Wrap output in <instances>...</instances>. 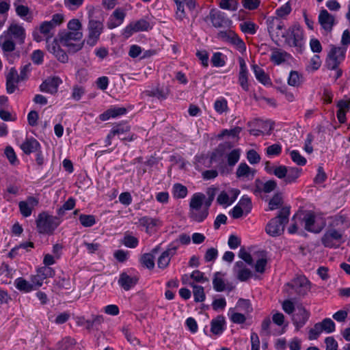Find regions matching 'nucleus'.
Masks as SVG:
<instances>
[{"label": "nucleus", "mask_w": 350, "mask_h": 350, "mask_svg": "<svg viewBox=\"0 0 350 350\" xmlns=\"http://www.w3.org/2000/svg\"><path fill=\"white\" fill-rule=\"evenodd\" d=\"M82 37V31H62L59 34L60 44L68 47L70 53H76L82 49L83 42H80Z\"/></svg>", "instance_id": "nucleus-4"}, {"label": "nucleus", "mask_w": 350, "mask_h": 350, "mask_svg": "<svg viewBox=\"0 0 350 350\" xmlns=\"http://www.w3.org/2000/svg\"><path fill=\"white\" fill-rule=\"evenodd\" d=\"M219 38L230 41L233 44L237 46L239 48H243L245 46L244 42L240 39L234 32L232 31H220L218 33Z\"/></svg>", "instance_id": "nucleus-27"}, {"label": "nucleus", "mask_w": 350, "mask_h": 350, "mask_svg": "<svg viewBox=\"0 0 350 350\" xmlns=\"http://www.w3.org/2000/svg\"><path fill=\"white\" fill-rule=\"evenodd\" d=\"M299 295L304 296L310 290V282L304 275H299L286 284Z\"/></svg>", "instance_id": "nucleus-10"}, {"label": "nucleus", "mask_w": 350, "mask_h": 350, "mask_svg": "<svg viewBox=\"0 0 350 350\" xmlns=\"http://www.w3.org/2000/svg\"><path fill=\"white\" fill-rule=\"evenodd\" d=\"M61 83L62 80L57 77L48 78L40 85V90L42 92L53 94L57 92L58 87Z\"/></svg>", "instance_id": "nucleus-18"}, {"label": "nucleus", "mask_w": 350, "mask_h": 350, "mask_svg": "<svg viewBox=\"0 0 350 350\" xmlns=\"http://www.w3.org/2000/svg\"><path fill=\"white\" fill-rule=\"evenodd\" d=\"M122 243L127 247L135 248L138 245V240L135 237L127 235L124 237Z\"/></svg>", "instance_id": "nucleus-56"}, {"label": "nucleus", "mask_w": 350, "mask_h": 350, "mask_svg": "<svg viewBox=\"0 0 350 350\" xmlns=\"http://www.w3.org/2000/svg\"><path fill=\"white\" fill-rule=\"evenodd\" d=\"M303 221L305 224V229L308 231L318 233L321 231V229L314 226L315 223V215L312 211H306L304 214L302 218Z\"/></svg>", "instance_id": "nucleus-25"}, {"label": "nucleus", "mask_w": 350, "mask_h": 350, "mask_svg": "<svg viewBox=\"0 0 350 350\" xmlns=\"http://www.w3.org/2000/svg\"><path fill=\"white\" fill-rule=\"evenodd\" d=\"M21 148L26 154L38 152L40 149V143L34 138H27L21 145Z\"/></svg>", "instance_id": "nucleus-23"}, {"label": "nucleus", "mask_w": 350, "mask_h": 350, "mask_svg": "<svg viewBox=\"0 0 350 350\" xmlns=\"http://www.w3.org/2000/svg\"><path fill=\"white\" fill-rule=\"evenodd\" d=\"M112 133L114 135H118L119 137H123V135L130 131V126L126 124H118L113 126L111 129Z\"/></svg>", "instance_id": "nucleus-48"}, {"label": "nucleus", "mask_w": 350, "mask_h": 350, "mask_svg": "<svg viewBox=\"0 0 350 350\" xmlns=\"http://www.w3.org/2000/svg\"><path fill=\"white\" fill-rule=\"evenodd\" d=\"M284 36L282 40L285 44L301 51L304 44V31L299 25L295 24L290 27Z\"/></svg>", "instance_id": "nucleus-6"}, {"label": "nucleus", "mask_w": 350, "mask_h": 350, "mask_svg": "<svg viewBox=\"0 0 350 350\" xmlns=\"http://www.w3.org/2000/svg\"><path fill=\"white\" fill-rule=\"evenodd\" d=\"M103 321L104 318L102 315H92L90 319H88L85 321V325L88 330L94 328L98 329V327L100 325Z\"/></svg>", "instance_id": "nucleus-33"}, {"label": "nucleus", "mask_w": 350, "mask_h": 350, "mask_svg": "<svg viewBox=\"0 0 350 350\" xmlns=\"http://www.w3.org/2000/svg\"><path fill=\"white\" fill-rule=\"evenodd\" d=\"M320 325L321 331L327 333H332L335 331V323L329 318L323 319L321 323H317Z\"/></svg>", "instance_id": "nucleus-39"}, {"label": "nucleus", "mask_w": 350, "mask_h": 350, "mask_svg": "<svg viewBox=\"0 0 350 350\" xmlns=\"http://www.w3.org/2000/svg\"><path fill=\"white\" fill-rule=\"evenodd\" d=\"M60 223L58 217L42 212L38 215L36 219L37 230L40 234H52Z\"/></svg>", "instance_id": "nucleus-5"}, {"label": "nucleus", "mask_w": 350, "mask_h": 350, "mask_svg": "<svg viewBox=\"0 0 350 350\" xmlns=\"http://www.w3.org/2000/svg\"><path fill=\"white\" fill-rule=\"evenodd\" d=\"M247 159L251 164H256L260 161L259 154L254 150H250L247 151Z\"/></svg>", "instance_id": "nucleus-55"}, {"label": "nucleus", "mask_w": 350, "mask_h": 350, "mask_svg": "<svg viewBox=\"0 0 350 350\" xmlns=\"http://www.w3.org/2000/svg\"><path fill=\"white\" fill-rule=\"evenodd\" d=\"M342 234L337 230L332 228L326 231L321 238L323 245L327 247H336L342 239Z\"/></svg>", "instance_id": "nucleus-12"}, {"label": "nucleus", "mask_w": 350, "mask_h": 350, "mask_svg": "<svg viewBox=\"0 0 350 350\" xmlns=\"http://www.w3.org/2000/svg\"><path fill=\"white\" fill-rule=\"evenodd\" d=\"M187 194V189L181 184H175L174 185V195L177 198H184Z\"/></svg>", "instance_id": "nucleus-45"}, {"label": "nucleus", "mask_w": 350, "mask_h": 350, "mask_svg": "<svg viewBox=\"0 0 350 350\" xmlns=\"http://www.w3.org/2000/svg\"><path fill=\"white\" fill-rule=\"evenodd\" d=\"M178 248V241L172 242L167 249L159 256L157 262L158 267L161 269H165L168 266L171 258L175 255Z\"/></svg>", "instance_id": "nucleus-11"}, {"label": "nucleus", "mask_w": 350, "mask_h": 350, "mask_svg": "<svg viewBox=\"0 0 350 350\" xmlns=\"http://www.w3.org/2000/svg\"><path fill=\"white\" fill-rule=\"evenodd\" d=\"M218 255V251L214 247L209 248L206 250L204 255L206 262H211L216 259Z\"/></svg>", "instance_id": "nucleus-64"}, {"label": "nucleus", "mask_w": 350, "mask_h": 350, "mask_svg": "<svg viewBox=\"0 0 350 350\" xmlns=\"http://www.w3.org/2000/svg\"><path fill=\"white\" fill-rule=\"evenodd\" d=\"M5 154L6 155L8 159L9 160L11 164L14 165L16 163L18 162L15 152L12 147L8 146L5 148Z\"/></svg>", "instance_id": "nucleus-62"}, {"label": "nucleus", "mask_w": 350, "mask_h": 350, "mask_svg": "<svg viewBox=\"0 0 350 350\" xmlns=\"http://www.w3.org/2000/svg\"><path fill=\"white\" fill-rule=\"evenodd\" d=\"M59 349L62 350H68L69 349H80V347L77 346V342L75 339L66 337L59 342Z\"/></svg>", "instance_id": "nucleus-38"}, {"label": "nucleus", "mask_w": 350, "mask_h": 350, "mask_svg": "<svg viewBox=\"0 0 350 350\" xmlns=\"http://www.w3.org/2000/svg\"><path fill=\"white\" fill-rule=\"evenodd\" d=\"M225 319L223 316L219 315L213 319L211 323V332L215 335L221 334L224 329Z\"/></svg>", "instance_id": "nucleus-29"}, {"label": "nucleus", "mask_w": 350, "mask_h": 350, "mask_svg": "<svg viewBox=\"0 0 350 350\" xmlns=\"http://www.w3.org/2000/svg\"><path fill=\"white\" fill-rule=\"evenodd\" d=\"M16 288L20 291L29 293L33 290L37 289L33 282H29L23 278H18L14 281Z\"/></svg>", "instance_id": "nucleus-31"}, {"label": "nucleus", "mask_w": 350, "mask_h": 350, "mask_svg": "<svg viewBox=\"0 0 350 350\" xmlns=\"http://www.w3.org/2000/svg\"><path fill=\"white\" fill-rule=\"evenodd\" d=\"M64 21V16L62 14H55L49 21H44L40 25V32L46 37V42L53 36V30L60 25Z\"/></svg>", "instance_id": "nucleus-9"}, {"label": "nucleus", "mask_w": 350, "mask_h": 350, "mask_svg": "<svg viewBox=\"0 0 350 350\" xmlns=\"http://www.w3.org/2000/svg\"><path fill=\"white\" fill-rule=\"evenodd\" d=\"M176 5V18L180 21L187 18V14L184 9L185 4L189 10H193L196 7L195 0H174Z\"/></svg>", "instance_id": "nucleus-15"}, {"label": "nucleus", "mask_w": 350, "mask_h": 350, "mask_svg": "<svg viewBox=\"0 0 350 350\" xmlns=\"http://www.w3.org/2000/svg\"><path fill=\"white\" fill-rule=\"evenodd\" d=\"M7 36L22 44L25 39V29L22 25L17 23H12L7 30Z\"/></svg>", "instance_id": "nucleus-14"}, {"label": "nucleus", "mask_w": 350, "mask_h": 350, "mask_svg": "<svg viewBox=\"0 0 350 350\" xmlns=\"http://www.w3.org/2000/svg\"><path fill=\"white\" fill-rule=\"evenodd\" d=\"M67 27L68 31H81L82 25L79 19L73 18L68 22Z\"/></svg>", "instance_id": "nucleus-54"}, {"label": "nucleus", "mask_w": 350, "mask_h": 350, "mask_svg": "<svg viewBox=\"0 0 350 350\" xmlns=\"http://www.w3.org/2000/svg\"><path fill=\"white\" fill-rule=\"evenodd\" d=\"M239 83L245 91L249 90L247 72L239 73Z\"/></svg>", "instance_id": "nucleus-61"}, {"label": "nucleus", "mask_w": 350, "mask_h": 350, "mask_svg": "<svg viewBox=\"0 0 350 350\" xmlns=\"http://www.w3.org/2000/svg\"><path fill=\"white\" fill-rule=\"evenodd\" d=\"M138 279L136 277H131L126 273L123 272L120 275L118 279V284L125 291H129L133 288L137 283Z\"/></svg>", "instance_id": "nucleus-24"}, {"label": "nucleus", "mask_w": 350, "mask_h": 350, "mask_svg": "<svg viewBox=\"0 0 350 350\" xmlns=\"http://www.w3.org/2000/svg\"><path fill=\"white\" fill-rule=\"evenodd\" d=\"M252 68L254 72L256 78L257 79V80L258 81H260V83H262L264 85H267V84L269 83V82H270L269 77H268V75L267 74H265V71L260 67H259L256 64H254V65H252Z\"/></svg>", "instance_id": "nucleus-32"}, {"label": "nucleus", "mask_w": 350, "mask_h": 350, "mask_svg": "<svg viewBox=\"0 0 350 350\" xmlns=\"http://www.w3.org/2000/svg\"><path fill=\"white\" fill-rule=\"evenodd\" d=\"M170 90L169 87H157L150 90H146L144 94L150 97H157L159 100H165L170 94Z\"/></svg>", "instance_id": "nucleus-26"}, {"label": "nucleus", "mask_w": 350, "mask_h": 350, "mask_svg": "<svg viewBox=\"0 0 350 350\" xmlns=\"http://www.w3.org/2000/svg\"><path fill=\"white\" fill-rule=\"evenodd\" d=\"M154 256L152 254L146 253L142 255L141 258L142 264L149 269L154 267Z\"/></svg>", "instance_id": "nucleus-42"}, {"label": "nucleus", "mask_w": 350, "mask_h": 350, "mask_svg": "<svg viewBox=\"0 0 350 350\" xmlns=\"http://www.w3.org/2000/svg\"><path fill=\"white\" fill-rule=\"evenodd\" d=\"M55 275V271L49 267H42L38 269L37 273L33 275L31 278V282L35 285V288H38L40 287L43 281L48 278H52Z\"/></svg>", "instance_id": "nucleus-13"}, {"label": "nucleus", "mask_w": 350, "mask_h": 350, "mask_svg": "<svg viewBox=\"0 0 350 350\" xmlns=\"http://www.w3.org/2000/svg\"><path fill=\"white\" fill-rule=\"evenodd\" d=\"M14 5L16 8V12L20 17L24 18L29 14L30 11L27 6L18 5L16 2Z\"/></svg>", "instance_id": "nucleus-60"}, {"label": "nucleus", "mask_w": 350, "mask_h": 350, "mask_svg": "<svg viewBox=\"0 0 350 350\" xmlns=\"http://www.w3.org/2000/svg\"><path fill=\"white\" fill-rule=\"evenodd\" d=\"M20 80L17 70L12 68L6 75V90L8 94H12L15 91Z\"/></svg>", "instance_id": "nucleus-20"}, {"label": "nucleus", "mask_w": 350, "mask_h": 350, "mask_svg": "<svg viewBox=\"0 0 350 350\" xmlns=\"http://www.w3.org/2000/svg\"><path fill=\"white\" fill-rule=\"evenodd\" d=\"M94 8L90 7L88 9V35L86 43L90 46L96 45L104 29L103 22L94 18Z\"/></svg>", "instance_id": "nucleus-2"}, {"label": "nucleus", "mask_w": 350, "mask_h": 350, "mask_svg": "<svg viewBox=\"0 0 350 350\" xmlns=\"http://www.w3.org/2000/svg\"><path fill=\"white\" fill-rule=\"evenodd\" d=\"M189 285L193 287V293L194 301L196 302H202L205 299V294L204 288L201 286L190 283Z\"/></svg>", "instance_id": "nucleus-37"}, {"label": "nucleus", "mask_w": 350, "mask_h": 350, "mask_svg": "<svg viewBox=\"0 0 350 350\" xmlns=\"http://www.w3.org/2000/svg\"><path fill=\"white\" fill-rule=\"evenodd\" d=\"M224 274H223L221 272H216L214 274V278L213 280V288L217 292H221L225 290V283L224 280L222 279L221 276H223Z\"/></svg>", "instance_id": "nucleus-34"}, {"label": "nucleus", "mask_w": 350, "mask_h": 350, "mask_svg": "<svg viewBox=\"0 0 350 350\" xmlns=\"http://www.w3.org/2000/svg\"><path fill=\"white\" fill-rule=\"evenodd\" d=\"M79 219L81 224L85 227H91L96 223L95 217L92 215H81Z\"/></svg>", "instance_id": "nucleus-47"}, {"label": "nucleus", "mask_w": 350, "mask_h": 350, "mask_svg": "<svg viewBox=\"0 0 350 350\" xmlns=\"http://www.w3.org/2000/svg\"><path fill=\"white\" fill-rule=\"evenodd\" d=\"M240 28L245 33L253 35L256 31V25L251 21H245L240 24Z\"/></svg>", "instance_id": "nucleus-41"}, {"label": "nucleus", "mask_w": 350, "mask_h": 350, "mask_svg": "<svg viewBox=\"0 0 350 350\" xmlns=\"http://www.w3.org/2000/svg\"><path fill=\"white\" fill-rule=\"evenodd\" d=\"M291 12V7L289 3H285L275 11L277 16L280 18L287 16Z\"/></svg>", "instance_id": "nucleus-59"}, {"label": "nucleus", "mask_w": 350, "mask_h": 350, "mask_svg": "<svg viewBox=\"0 0 350 350\" xmlns=\"http://www.w3.org/2000/svg\"><path fill=\"white\" fill-rule=\"evenodd\" d=\"M72 284L70 278H59L58 280L55 281V288L58 291L62 290H71Z\"/></svg>", "instance_id": "nucleus-35"}, {"label": "nucleus", "mask_w": 350, "mask_h": 350, "mask_svg": "<svg viewBox=\"0 0 350 350\" xmlns=\"http://www.w3.org/2000/svg\"><path fill=\"white\" fill-rule=\"evenodd\" d=\"M0 44L1 46L3 51L5 53H7L6 56L10 62H12L16 57H19L18 53H12L15 50V43L12 39L10 38L9 37H6L4 39L1 38Z\"/></svg>", "instance_id": "nucleus-21"}, {"label": "nucleus", "mask_w": 350, "mask_h": 350, "mask_svg": "<svg viewBox=\"0 0 350 350\" xmlns=\"http://www.w3.org/2000/svg\"><path fill=\"white\" fill-rule=\"evenodd\" d=\"M319 23L325 30L331 31L334 25V17L326 10H322L319 16Z\"/></svg>", "instance_id": "nucleus-22"}, {"label": "nucleus", "mask_w": 350, "mask_h": 350, "mask_svg": "<svg viewBox=\"0 0 350 350\" xmlns=\"http://www.w3.org/2000/svg\"><path fill=\"white\" fill-rule=\"evenodd\" d=\"M302 83V77L297 71H291L288 79V84L293 87H298Z\"/></svg>", "instance_id": "nucleus-40"}, {"label": "nucleus", "mask_w": 350, "mask_h": 350, "mask_svg": "<svg viewBox=\"0 0 350 350\" xmlns=\"http://www.w3.org/2000/svg\"><path fill=\"white\" fill-rule=\"evenodd\" d=\"M286 53L280 52L278 50L273 51L271 55V60L277 64H280L285 61Z\"/></svg>", "instance_id": "nucleus-50"}, {"label": "nucleus", "mask_w": 350, "mask_h": 350, "mask_svg": "<svg viewBox=\"0 0 350 350\" xmlns=\"http://www.w3.org/2000/svg\"><path fill=\"white\" fill-rule=\"evenodd\" d=\"M38 204V200L33 196H29L26 200L21 201L18 204V207L22 215L27 217L31 215L33 209Z\"/></svg>", "instance_id": "nucleus-16"}, {"label": "nucleus", "mask_w": 350, "mask_h": 350, "mask_svg": "<svg viewBox=\"0 0 350 350\" xmlns=\"http://www.w3.org/2000/svg\"><path fill=\"white\" fill-rule=\"evenodd\" d=\"M346 51L345 47L332 46L326 60L328 69L336 70L338 68L339 64L345 57Z\"/></svg>", "instance_id": "nucleus-8"}, {"label": "nucleus", "mask_w": 350, "mask_h": 350, "mask_svg": "<svg viewBox=\"0 0 350 350\" xmlns=\"http://www.w3.org/2000/svg\"><path fill=\"white\" fill-rule=\"evenodd\" d=\"M48 50L52 53L57 59L62 62L66 63L68 62V57L67 54L60 48L59 45L53 41L51 44H48Z\"/></svg>", "instance_id": "nucleus-28"}, {"label": "nucleus", "mask_w": 350, "mask_h": 350, "mask_svg": "<svg viewBox=\"0 0 350 350\" xmlns=\"http://www.w3.org/2000/svg\"><path fill=\"white\" fill-rule=\"evenodd\" d=\"M209 16L213 25L215 27H221L227 23L224 14L219 11L211 10Z\"/></svg>", "instance_id": "nucleus-30"}, {"label": "nucleus", "mask_w": 350, "mask_h": 350, "mask_svg": "<svg viewBox=\"0 0 350 350\" xmlns=\"http://www.w3.org/2000/svg\"><path fill=\"white\" fill-rule=\"evenodd\" d=\"M275 176L280 179H285L288 174L287 167L284 165H280L273 169L272 172Z\"/></svg>", "instance_id": "nucleus-51"}, {"label": "nucleus", "mask_w": 350, "mask_h": 350, "mask_svg": "<svg viewBox=\"0 0 350 350\" xmlns=\"http://www.w3.org/2000/svg\"><path fill=\"white\" fill-rule=\"evenodd\" d=\"M241 151L239 149H234L227 155V161L229 166H234L239 160Z\"/></svg>", "instance_id": "nucleus-43"}, {"label": "nucleus", "mask_w": 350, "mask_h": 350, "mask_svg": "<svg viewBox=\"0 0 350 350\" xmlns=\"http://www.w3.org/2000/svg\"><path fill=\"white\" fill-rule=\"evenodd\" d=\"M288 174L284 179L286 184H290L294 183L299 176L301 170L297 167H289L287 168Z\"/></svg>", "instance_id": "nucleus-36"}, {"label": "nucleus", "mask_w": 350, "mask_h": 350, "mask_svg": "<svg viewBox=\"0 0 350 350\" xmlns=\"http://www.w3.org/2000/svg\"><path fill=\"white\" fill-rule=\"evenodd\" d=\"M260 3V0H242V4L244 8L249 10L257 9Z\"/></svg>", "instance_id": "nucleus-52"}, {"label": "nucleus", "mask_w": 350, "mask_h": 350, "mask_svg": "<svg viewBox=\"0 0 350 350\" xmlns=\"http://www.w3.org/2000/svg\"><path fill=\"white\" fill-rule=\"evenodd\" d=\"M204 200L205 195L202 193H196L191 198L189 215L190 217L196 221L201 222L208 216V211L202 206Z\"/></svg>", "instance_id": "nucleus-3"}, {"label": "nucleus", "mask_w": 350, "mask_h": 350, "mask_svg": "<svg viewBox=\"0 0 350 350\" xmlns=\"http://www.w3.org/2000/svg\"><path fill=\"white\" fill-rule=\"evenodd\" d=\"M293 162L299 165H304L306 163V159L302 157L297 150H293L290 153Z\"/></svg>", "instance_id": "nucleus-49"}, {"label": "nucleus", "mask_w": 350, "mask_h": 350, "mask_svg": "<svg viewBox=\"0 0 350 350\" xmlns=\"http://www.w3.org/2000/svg\"><path fill=\"white\" fill-rule=\"evenodd\" d=\"M290 209L288 207H283L280 211L277 217L271 219L267 224L266 232L272 237L280 236L284 231L285 225L288 221Z\"/></svg>", "instance_id": "nucleus-1"}, {"label": "nucleus", "mask_w": 350, "mask_h": 350, "mask_svg": "<svg viewBox=\"0 0 350 350\" xmlns=\"http://www.w3.org/2000/svg\"><path fill=\"white\" fill-rule=\"evenodd\" d=\"M256 170L251 168L247 163H241L236 171L237 178L245 180H251L254 178Z\"/></svg>", "instance_id": "nucleus-19"}, {"label": "nucleus", "mask_w": 350, "mask_h": 350, "mask_svg": "<svg viewBox=\"0 0 350 350\" xmlns=\"http://www.w3.org/2000/svg\"><path fill=\"white\" fill-rule=\"evenodd\" d=\"M282 152V146L278 144H275L268 146L266 149V153L268 156H277Z\"/></svg>", "instance_id": "nucleus-53"}, {"label": "nucleus", "mask_w": 350, "mask_h": 350, "mask_svg": "<svg viewBox=\"0 0 350 350\" xmlns=\"http://www.w3.org/2000/svg\"><path fill=\"white\" fill-rule=\"evenodd\" d=\"M211 62L214 66L221 67L225 65V61L222 58V53H215L211 58Z\"/></svg>", "instance_id": "nucleus-58"}, {"label": "nucleus", "mask_w": 350, "mask_h": 350, "mask_svg": "<svg viewBox=\"0 0 350 350\" xmlns=\"http://www.w3.org/2000/svg\"><path fill=\"white\" fill-rule=\"evenodd\" d=\"M267 25L272 40L276 44L278 42H282L287 31V29L284 28V23L278 17H269L267 20Z\"/></svg>", "instance_id": "nucleus-7"}, {"label": "nucleus", "mask_w": 350, "mask_h": 350, "mask_svg": "<svg viewBox=\"0 0 350 350\" xmlns=\"http://www.w3.org/2000/svg\"><path fill=\"white\" fill-rule=\"evenodd\" d=\"M214 108L219 113H223L228 111V103L225 98L217 100L214 103Z\"/></svg>", "instance_id": "nucleus-46"}, {"label": "nucleus", "mask_w": 350, "mask_h": 350, "mask_svg": "<svg viewBox=\"0 0 350 350\" xmlns=\"http://www.w3.org/2000/svg\"><path fill=\"white\" fill-rule=\"evenodd\" d=\"M133 24L134 25V31L137 32L140 31H147L150 28L149 23L144 19L139 20Z\"/></svg>", "instance_id": "nucleus-57"}, {"label": "nucleus", "mask_w": 350, "mask_h": 350, "mask_svg": "<svg viewBox=\"0 0 350 350\" xmlns=\"http://www.w3.org/2000/svg\"><path fill=\"white\" fill-rule=\"evenodd\" d=\"M310 317V313L301 306H297L296 312L293 315L292 320L297 328L303 327Z\"/></svg>", "instance_id": "nucleus-17"}, {"label": "nucleus", "mask_w": 350, "mask_h": 350, "mask_svg": "<svg viewBox=\"0 0 350 350\" xmlns=\"http://www.w3.org/2000/svg\"><path fill=\"white\" fill-rule=\"evenodd\" d=\"M283 203L282 196L281 193H275L269 202L270 210L278 208Z\"/></svg>", "instance_id": "nucleus-44"}, {"label": "nucleus", "mask_w": 350, "mask_h": 350, "mask_svg": "<svg viewBox=\"0 0 350 350\" xmlns=\"http://www.w3.org/2000/svg\"><path fill=\"white\" fill-rule=\"evenodd\" d=\"M139 222L140 225L148 228L156 226L157 220L148 217H143L141 219H139Z\"/></svg>", "instance_id": "nucleus-63"}]
</instances>
